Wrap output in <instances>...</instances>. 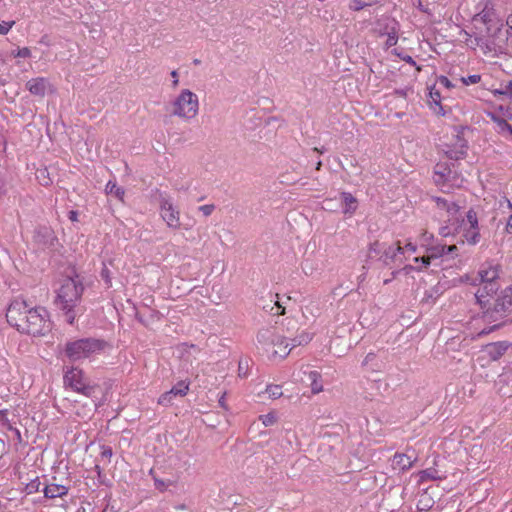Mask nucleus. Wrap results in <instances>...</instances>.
I'll return each instance as SVG.
<instances>
[{
    "instance_id": "obj_4",
    "label": "nucleus",
    "mask_w": 512,
    "mask_h": 512,
    "mask_svg": "<svg viewBox=\"0 0 512 512\" xmlns=\"http://www.w3.org/2000/svg\"><path fill=\"white\" fill-rule=\"evenodd\" d=\"M172 107L171 115L185 119H192L198 113V97L189 89H184L173 101Z\"/></svg>"
},
{
    "instance_id": "obj_52",
    "label": "nucleus",
    "mask_w": 512,
    "mask_h": 512,
    "mask_svg": "<svg viewBox=\"0 0 512 512\" xmlns=\"http://www.w3.org/2000/svg\"><path fill=\"white\" fill-rule=\"evenodd\" d=\"M509 207L512 208V204L509 202ZM506 231L508 233H512V214L510 215L507 225H506Z\"/></svg>"
},
{
    "instance_id": "obj_28",
    "label": "nucleus",
    "mask_w": 512,
    "mask_h": 512,
    "mask_svg": "<svg viewBox=\"0 0 512 512\" xmlns=\"http://www.w3.org/2000/svg\"><path fill=\"white\" fill-rule=\"evenodd\" d=\"M441 477L438 475V471L436 469H426L420 472V481L426 480H438Z\"/></svg>"
},
{
    "instance_id": "obj_21",
    "label": "nucleus",
    "mask_w": 512,
    "mask_h": 512,
    "mask_svg": "<svg viewBox=\"0 0 512 512\" xmlns=\"http://www.w3.org/2000/svg\"><path fill=\"white\" fill-rule=\"evenodd\" d=\"M403 248L400 245V242L396 243V247L390 245L386 246L384 244L383 255L380 256L383 259L384 263H388V261H393L397 255V253H402Z\"/></svg>"
},
{
    "instance_id": "obj_55",
    "label": "nucleus",
    "mask_w": 512,
    "mask_h": 512,
    "mask_svg": "<svg viewBox=\"0 0 512 512\" xmlns=\"http://www.w3.org/2000/svg\"><path fill=\"white\" fill-rule=\"evenodd\" d=\"M171 76L173 78V86L176 87L178 85V83H179V81H178V72L176 70H173L171 72Z\"/></svg>"
},
{
    "instance_id": "obj_23",
    "label": "nucleus",
    "mask_w": 512,
    "mask_h": 512,
    "mask_svg": "<svg viewBox=\"0 0 512 512\" xmlns=\"http://www.w3.org/2000/svg\"><path fill=\"white\" fill-rule=\"evenodd\" d=\"M307 381L310 382L311 390L313 394L322 391L323 386L321 383V374L318 371H310L307 374Z\"/></svg>"
},
{
    "instance_id": "obj_42",
    "label": "nucleus",
    "mask_w": 512,
    "mask_h": 512,
    "mask_svg": "<svg viewBox=\"0 0 512 512\" xmlns=\"http://www.w3.org/2000/svg\"><path fill=\"white\" fill-rule=\"evenodd\" d=\"M261 418L265 426L273 425L276 422V417L271 413L264 415Z\"/></svg>"
},
{
    "instance_id": "obj_58",
    "label": "nucleus",
    "mask_w": 512,
    "mask_h": 512,
    "mask_svg": "<svg viewBox=\"0 0 512 512\" xmlns=\"http://www.w3.org/2000/svg\"><path fill=\"white\" fill-rule=\"evenodd\" d=\"M505 323H506V322H502V323H500V324L494 325L493 327H491V328H490V330H489V331H485V330H483V331L481 332V334H487V333H489L490 331H493V330H495V329H498V328H500L501 326H503Z\"/></svg>"
},
{
    "instance_id": "obj_64",
    "label": "nucleus",
    "mask_w": 512,
    "mask_h": 512,
    "mask_svg": "<svg viewBox=\"0 0 512 512\" xmlns=\"http://www.w3.org/2000/svg\"><path fill=\"white\" fill-rule=\"evenodd\" d=\"M314 151H316V152H318V153H321V154H322V153H324L325 149H324V148H322V149H318V148L316 147V148H314Z\"/></svg>"
},
{
    "instance_id": "obj_3",
    "label": "nucleus",
    "mask_w": 512,
    "mask_h": 512,
    "mask_svg": "<svg viewBox=\"0 0 512 512\" xmlns=\"http://www.w3.org/2000/svg\"><path fill=\"white\" fill-rule=\"evenodd\" d=\"M106 342L96 338H82L65 344L64 353L70 361H78L102 351Z\"/></svg>"
},
{
    "instance_id": "obj_27",
    "label": "nucleus",
    "mask_w": 512,
    "mask_h": 512,
    "mask_svg": "<svg viewBox=\"0 0 512 512\" xmlns=\"http://www.w3.org/2000/svg\"><path fill=\"white\" fill-rule=\"evenodd\" d=\"M429 96L431 98V103H434L437 108H434V111L438 115H445V110L443 106L441 105V95L438 90H435L432 88L430 90Z\"/></svg>"
},
{
    "instance_id": "obj_17",
    "label": "nucleus",
    "mask_w": 512,
    "mask_h": 512,
    "mask_svg": "<svg viewBox=\"0 0 512 512\" xmlns=\"http://www.w3.org/2000/svg\"><path fill=\"white\" fill-rule=\"evenodd\" d=\"M496 13L493 7H489L488 4L473 17L474 22H481L485 25H490L496 21Z\"/></svg>"
},
{
    "instance_id": "obj_57",
    "label": "nucleus",
    "mask_w": 512,
    "mask_h": 512,
    "mask_svg": "<svg viewBox=\"0 0 512 512\" xmlns=\"http://www.w3.org/2000/svg\"><path fill=\"white\" fill-rule=\"evenodd\" d=\"M417 8L419 10H421L422 12H425L427 13L428 12V9L424 6L422 0H418V3H417Z\"/></svg>"
},
{
    "instance_id": "obj_51",
    "label": "nucleus",
    "mask_w": 512,
    "mask_h": 512,
    "mask_svg": "<svg viewBox=\"0 0 512 512\" xmlns=\"http://www.w3.org/2000/svg\"><path fill=\"white\" fill-rule=\"evenodd\" d=\"M439 82L440 84L444 85L445 87L447 88H450L452 87V84L451 82L449 81V79L445 76H441L440 79H439Z\"/></svg>"
},
{
    "instance_id": "obj_41",
    "label": "nucleus",
    "mask_w": 512,
    "mask_h": 512,
    "mask_svg": "<svg viewBox=\"0 0 512 512\" xmlns=\"http://www.w3.org/2000/svg\"><path fill=\"white\" fill-rule=\"evenodd\" d=\"M198 209H199V211H201L203 213L204 216L207 217L212 214V212L215 209V206L213 204H207V205L200 206Z\"/></svg>"
},
{
    "instance_id": "obj_35",
    "label": "nucleus",
    "mask_w": 512,
    "mask_h": 512,
    "mask_svg": "<svg viewBox=\"0 0 512 512\" xmlns=\"http://www.w3.org/2000/svg\"><path fill=\"white\" fill-rule=\"evenodd\" d=\"M438 204L441 205L443 207H446L447 208V211L450 213V214H455L458 212L459 210V206L456 204V203H448L446 200H441L439 199L438 200Z\"/></svg>"
},
{
    "instance_id": "obj_61",
    "label": "nucleus",
    "mask_w": 512,
    "mask_h": 512,
    "mask_svg": "<svg viewBox=\"0 0 512 512\" xmlns=\"http://www.w3.org/2000/svg\"><path fill=\"white\" fill-rule=\"evenodd\" d=\"M507 25L512 29V13L507 17Z\"/></svg>"
},
{
    "instance_id": "obj_9",
    "label": "nucleus",
    "mask_w": 512,
    "mask_h": 512,
    "mask_svg": "<svg viewBox=\"0 0 512 512\" xmlns=\"http://www.w3.org/2000/svg\"><path fill=\"white\" fill-rule=\"evenodd\" d=\"M257 342L267 349L272 345H282L285 342V336L277 334L275 328H263L257 334Z\"/></svg>"
},
{
    "instance_id": "obj_16",
    "label": "nucleus",
    "mask_w": 512,
    "mask_h": 512,
    "mask_svg": "<svg viewBox=\"0 0 512 512\" xmlns=\"http://www.w3.org/2000/svg\"><path fill=\"white\" fill-rule=\"evenodd\" d=\"M49 85L47 79L42 77H37L29 80L26 83L27 90L35 96L44 97L46 93V89Z\"/></svg>"
},
{
    "instance_id": "obj_7",
    "label": "nucleus",
    "mask_w": 512,
    "mask_h": 512,
    "mask_svg": "<svg viewBox=\"0 0 512 512\" xmlns=\"http://www.w3.org/2000/svg\"><path fill=\"white\" fill-rule=\"evenodd\" d=\"M460 175L456 170L454 163L439 162L434 167V182L438 186H444L446 184L453 186L458 185Z\"/></svg>"
},
{
    "instance_id": "obj_20",
    "label": "nucleus",
    "mask_w": 512,
    "mask_h": 512,
    "mask_svg": "<svg viewBox=\"0 0 512 512\" xmlns=\"http://www.w3.org/2000/svg\"><path fill=\"white\" fill-rule=\"evenodd\" d=\"M393 464L401 470H408L413 465L412 457L407 454L396 453L393 457Z\"/></svg>"
},
{
    "instance_id": "obj_13",
    "label": "nucleus",
    "mask_w": 512,
    "mask_h": 512,
    "mask_svg": "<svg viewBox=\"0 0 512 512\" xmlns=\"http://www.w3.org/2000/svg\"><path fill=\"white\" fill-rule=\"evenodd\" d=\"M462 223L464 225H469V229L467 230L468 233H471L470 236L467 235V241L470 244H476L479 239V232H478V216L477 212L471 208L466 213V218L462 220Z\"/></svg>"
},
{
    "instance_id": "obj_36",
    "label": "nucleus",
    "mask_w": 512,
    "mask_h": 512,
    "mask_svg": "<svg viewBox=\"0 0 512 512\" xmlns=\"http://www.w3.org/2000/svg\"><path fill=\"white\" fill-rule=\"evenodd\" d=\"M100 275H101V278L105 281L106 285L108 287H111L112 286L111 272L105 264H103V268L100 272Z\"/></svg>"
},
{
    "instance_id": "obj_59",
    "label": "nucleus",
    "mask_w": 512,
    "mask_h": 512,
    "mask_svg": "<svg viewBox=\"0 0 512 512\" xmlns=\"http://www.w3.org/2000/svg\"><path fill=\"white\" fill-rule=\"evenodd\" d=\"M219 405H220L222 408L226 409V405H225V394H224V395H222V397L219 399Z\"/></svg>"
},
{
    "instance_id": "obj_6",
    "label": "nucleus",
    "mask_w": 512,
    "mask_h": 512,
    "mask_svg": "<svg viewBox=\"0 0 512 512\" xmlns=\"http://www.w3.org/2000/svg\"><path fill=\"white\" fill-rule=\"evenodd\" d=\"M64 383L74 391L87 397H94L99 390L97 385L91 384L85 377L83 371L78 368H71L64 375Z\"/></svg>"
},
{
    "instance_id": "obj_40",
    "label": "nucleus",
    "mask_w": 512,
    "mask_h": 512,
    "mask_svg": "<svg viewBox=\"0 0 512 512\" xmlns=\"http://www.w3.org/2000/svg\"><path fill=\"white\" fill-rule=\"evenodd\" d=\"M14 25L15 21H3L2 23H0V34L6 35Z\"/></svg>"
},
{
    "instance_id": "obj_56",
    "label": "nucleus",
    "mask_w": 512,
    "mask_h": 512,
    "mask_svg": "<svg viewBox=\"0 0 512 512\" xmlns=\"http://www.w3.org/2000/svg\"><path fill=\"white\" fill-rule=\"evenodd\" d=\"M77 216H78L77 211H74V210L69 211V219L71 221H77Z\"/></svg>"
},
{
    "instance_id": "obj_62",
    "label": "nucleus",
    "mask_w": 512,
    "mask_h": 512,
    "mask_svg": "<svg viewBox=\"0 0 512 512\" xmlns=\"http://www.w3.org/2000/svg\"><path fill=\"white\" fill-rule=\"evenodd\" d=\"M440 234L442 236H446L448 233L446 232V228H442L441 231H440Z\"/></svg>"
},
{
    "instance_id": "obj_15",
    "label": "nucleus",
    "mask_w": 512,
    "mask_h": 512,
    "mask_svg": "<svg viewBox=\"0 0 512 512\" xmlns=\"http://www.w3.org/2000/svg\"><path fill=\"white\" fill-rule=\"evenodd\" d=\"M509 347H511V343L508 341H499L488 344L486 351L491 360L497 361L506 353Z\"/></svg>"
},
{
    "instance_id": "obj_38",
    "label": "nucleus",
    "mask_w": 512,
    "mask_h": 512,
    "mask_svg": "<svg viewBox=\"0 0 512 512\" xmlns=\"http://www.w3.org/2000/svg\"><path fill=\"white\" fill-rule=\"evenodd\" d=\"M481 76L478 74L470 75L468 77H462L461 81L464 85H471L480 82Z\"/></svg>"
},
{
    "instance_id": "obj_47",
    "label": "nucleus",
    "mask_w": 512,
    "mask_h": 512,
    "mask_svg": "<svg viewBox=\"0 0 512 512\" xmlns=\"http://www.w3.org/2000/svg\"><path fill=\"white\" fill-rule=\"evenodd\" d=\"M432 257H430V254L427 256L417 257L415 258V261H420L424 267H427L430 264Z\"/></svg>"
},
{
    "instance_id": "obj_10",
    "label": "nucleus",
    "mask_w": 512,
    "mask_h": 512,
    "mask_svg": "<svg viewBox=\"0 0 512 512\" xmlns=\"http://www.w3.org/2000/svg\"><path fill=\"white\" fill-rule=\"evenodd\" d=\"M161 217L170 228L178 229L180 227L179 211L173 207L169 200L161 201Z\"/></svg>"
},
{
    "instance_id": "obj_5",
    "label": "nucleus",
    "mask_w": 512,
    "mask_h": 512,
    "mask_svg": "<svg viewBox=\"0 0 512 512\" xmlns=\"http://www.w3.org/2000/svg\"><path fill=\"white\" fill-rule=\"evenodd\" d=\"M512 309V285L506 287L493 304L483 310V317L489 322H495L506 316V312Z\"/></svg>"
},
{
    "instance_id": "obj_39",
    "label": "nucleus",
    "mask_w": 512,
    "mask_h": 512,
    "mask_svg": "<svg viewBox=\"0 0 512 512\" xmlns=\"http://www.w3.org/2000/svg\"><path fill=\"white\" fill-rule=\"evenodd\" d=\"M498 127L501 131H507L512 134V125H510L505 119L498 118L496 119Z\"/></svg>"
},
{
    "instance_id": "obj_46",
    "label": "nucleus",
    "mask_w": 512,
    "mask_h": 512,
    "mask_svg": "<svg viewBox=\"0 0 512 512\" xmlns=\"http://www.w3.org/2000/svg\"><path fill=\"white\" fill-rule=\"evenodd\" d=\"M365 6L364 3H362L360 0H352L350 4V8L359 11Z\"/></svg>"
},
{
    "instance_id": "obj_22",
    "label": "nucleus",
    "mask_w": 512,
    "mask_h": 512,
    "mask_svg": "<svg viewBox=\"0 0 512 512\" xmlns=\"http://www.w3.org/2000/svg\"><path fill=\"white\" fill-rule=\"evenodd\" d=\"M434 503V499L426 490L419 495V499L417 501V509L418 511H429L434 506Z\"/></svg>"
},
{
    "instance_id": "obj_48",
    "label": "nucleus",
    "mask_w": 512,
    "mask_h": 512,
    "mask_svg": "<svg viewBox=\"0 0 512 512\" xmlns=\"http://www.w3.org/2000/svg\"><path fill=\"white\" fill-rule=\"evenodd\" d=\"M501 94L505 95H511L512 94V81L505 84L501 91H499Z\"/></svg>"
},
{
    "instance_id": "obj_43",
    "label": "nucleus",
    "mask_w": 512,
    "mask_h": 512,
    "mask_svg": "<svg viewBox=\"0 0 512 512\" xmlns=\"http://www.w3.org/2000/svg\"><path fill=\"white\" fill-rule=\"evenodd\" d=\"M395 54L398 57H400L403 61H405L406 63H408V64H410L412 66L416 65V62L414 61V59L410 55L403 54V53H398L396 50H395Z\"/></svg>"
},
{
    "instance_id": "obj_18",
    "label": "nucleus",
    "mask_w": 512,
    "mask_h": 512,
    "mask_svg": "<svg viewBox=\"0 0 512 512\" xmlns=\"http://www.w3.org/2000/svg\"><path fill=\"white\" fill-rule=\"evenodd\" d=\"M477 278L479 279V283L498 282V268L490 266L487 269H481L478 272Z\"/></svg>"
},
{
    "instance_id": "obj_49",
    "label": "nucleus",
    "mask_w": 512,
    "mask_h": 512,
    "mask_svg": "<svg viewBox=\"0 0 512 512\" xmlns=\"http://www.w3.org/2000/svg\"><path fill=\"white\" fill-rule=\"evenodd\" d=\"M102 458L110 459L112 456V449L109 446H103L102 452H101Z\"/></svg>"
},
{
    "instance_id": "obj_11",
    "label": "nucleus",
    "mask_w": 512,
    "mask_h": 512,
    "mask_svg": "<svg viewBox=\"0 0 512 512\" xmlns=\"http://www.w3.org/2000/svg\"><path fill=\"white\" fill-rule=\"evenodd\" d=\"M189 391V383L185 381H179L169 391L163 393L159 399L158 404L162 406H169L172 404L173 397H184Z\"/></svg>"
},
{
    "instance_id": "obj_26",
    "label": "nucleus",
    "mask_w": 512,
    "mask_h": 512,
    "mask_svg": "<svg viewBox=\"0 0 512 512\" xmlns=\"http://www.w3.org/2000/svg\"><path fill=\"white\" fill-rule=\"evenodd\" d=\"M105 191L107 194L114 195L120 201H123L125 191L122 187L118 186L116 182L109 181L106 184Z\"/></svg>"
},
{
    "instance_id": "obj_2",
    "label": "nucleus",
    "mask_w": 512,
    "mask_h": 512,
    "mask_svg": "<svg viewBox=\"0 0 512 512\" xmlns=\"http://www.w3.org/2000/svg\"><path fill=\"white\" fill-rule=\"evenodd\" d=\"M84 292V285L79 275L67 276L61 281L55 298L56 307L63 312L65 320L73 325L82 308L80 302Z\"/></svg>"
},
{
    "instance_id": "obj_37",
    "label": "nucleus",
    "mask_w": 512,
    "mask_h": 512,
    "mask_svg": "<svg viewBox=\"0 0 512 512\" xmlns=\"http://www.w3.org/2000/svg\"><path fill=\"white\" fill-rule=\"evenodd\" d=\"M12 55L14 57L28 58L31 56V51L29 48H18L17 50L12 51Z\"/></svg>"
},
{
    "instance_id": "obj_25",
    "label": "nucleus",
    "mask_w": 512,
    "mask_h": 512,
    "mask_svg": "<svg viewBox=\"0 0 512 512\" xmlns=\"http://www.w3.org/2000/svg\"><path fill=\"white\" fill-rule=\"evenodd\" d=\"M341 197L344 203V213H353L357 208V200L351 193L342 192Z\"/></svg>"
},
{
    "instance_id": "obj_50",
    "label": "nucleus",
    "mask_w": 512,
    "mask_h": 512,
    "mask_svg": "<svg viewBox=\"0 0 512 512\" xmlns=\"http://www.w3.org/2000/svg\"><path fill=\"white\" fill-rule=\"evenodd\" d=\"M155 486L158 490L164 491L167 487V484L163 480H159L155 478Z\"/></svg>"
},
{
    "instance_id": "obj_12",
    "label": "nucleus",
    "mask_w": 512,
    "mask_h": 512,
    "mask_svg": "<svg viewBox=\"0 0 512 512\" xmlns=\"http://www.w3.org/2000/svg\"><path fill=\"white\" fill-rule=\"evenodd\" d=\"M480 285L481 286L475 293V298L477 299V303L480 305L481 309H484L489 302L487 297L495 294L500 288V285L498 282L480 283Z\"/></svg>"
},
{
    "instance_id": "obj_1",
    "label": "nucleus",
    "mask_w": 512,
    "mask_h": 512,
    "mask_svg": "<svg viewBox=\"0 0 512 512\" xmlns=\"http://www.w3.org/2000/svg\"><path fill=\"white\" fill-rule=\"evenodd\" d=\"M48 311L43 307H30L25 300L15 299L9 305L7 322L20 333L40 336L50 331Z\"/></svg>"
},
{
    "instance_id": "obj_29",
    "label": "nucleus",
    "mask_w": 512,
    "mask_h": 512,
    "mask_svg": "<svg viewBox=\"0 0 512 512\" xmlns=\"http://www.w3.org/2000/svg\"><path fill=\"white\" fill-rule=\"evenodd\" d=\"M286 339H288V337H285V340ZM289 345L290 344L287 343L286 341L282 345H273L274 347H277V348L273 350L272 354L274 356H279L281 358H285L291 351V349L287 351V347Z\"/></svg>"
},
{
    "instance_id": "obj_63",
    "label": "nucleus",
    "mask_w": 512,
    "mask_h": 512,
    "mask_svg": "<svg viewBox=\"0 0 512 512\" xmlns=\"http://www.w3.org/2000/svg\"><path fill=\"white\" fill-rule=\"evenodd\" d=\"M321 166H322V162L321 161H318L316 163V170H320L321 169Z\"/></svg>"
},
{
    "instance_id": "obj_54",
    "label": "nucleus",
    "mask_w": 512,
    "mask_h": 512,
    "mask_svg": "<svg viewBox=\"0 0 512 512\" xmlns=\"http://www.w3.org/2000/svg\"><path fill=\"white\" fill-rule=\"evenodd\" d=\"M456 250H457V246H456V245L446 246V249H445V255L452 254V253H454Z\"/></svg>"
},
{
    "instance_id": "obj_32",
    "label": "nucleus",
    "mask_w": 512,
    "mask_h": 512,
    "mask_svg": "<svg viewBox=\"0 0 512 512\" xmlns=\"http://www.w3.org/2000/svg\"><path fill=\"white\" fill-rule=\"evenodd\" d=\"M445 249H446V245H436V246H432V247L428 248L427 251L429 252L430 257L438 258V257L445 255Z\"/></svg>"
},
{
    "instance_id": "obj_30",
    "label": "nucleus",
    "mask_w": 512,
    "mask_h": 512,
    "mask_svg": "<svg viewBox=\"0 0 512 512\" xmlns=\"http://www.w3.org/2000/svg\"><path fill=\"white\" fill-rule=\"evenodd\" d=\"M383 250H384V243H380L379 241H375L374 243L370 244L368 256L370 258H372L373 254H375V255H383Z\"/></svg>"
},
{
    "instance_id": "obj_45",
    "label": "nucleus",
    "mask_w": 512,
    "mask_h": 512,
    "mask_svg": "<svg viewBox=\"0 0 512 512\" xmlns=\"http://www.w3.org/2000/svg\"><path fill=\"white\" fill-rule=\"evenodd\" d=\"M397 41H398V37L395 34H393V35L389 34L388 38L386 40V43H385L386 47L389 48V47L395 46L397 44Z\"/></svg>"
},
{
    "instance_id": "obj_8",
    "label": "nucleus",
    "mask_w": 512,
    "mask_h": 512,
    "mask_svg": "<svg viewBox=\"0 0 512 512\" xmlns=\"http://www.w3.org/2000/svg\"><path fill=\"white\" fill-rule=\"evenodd\" d=\"M455 143L452 145L446 144L447 149L444 150L446 156L450 160H460L466 157L467 155V141L457 133L454 135Z\"/></svg>"
},
{
    "instance_id": "obj_34",
    "label": "nucleus",
    "mask_w": 512,
    "mask_h": 512,
    "mask_svg": "<svg viewBox=\"0 0 512 512\" xmlns=\"http://www.w3.org/2000/svg\"><path fill=\"white\" fill-rule=\"evenodd\" d=\"M40 485H41V482L39 481L38 478L30 481L27 485H26V492L27 494H32V493H35V492H38L39 489H40Z\"/></svg>"
},
{
    "instance_id": "obj_60",
    "label": "nucleus",
    "mask_w": 512,
    "mask_h": 512,
    "mask_svg": "<svg viewBox=\"0 0 512 512\" xmlns=\"http://www.w3.org/2000/svg\"><path fill=\"white\" fill-rule=\"evenodd\" d=\"M406 248H407V249H409V250H411L412 252H415V251H416V246H415V245H413V244H412V243H410V242L406 245Z\"/></svg>"
},
{
    "instance_id": "obj_44",
    "label": "nucleus",
    "mask_w": 512,
    "mask_h": 512,
    "mask_svg": "<svg viewBox=\"0 0 512 512\" xmlns=\"http://www.w3.org/2000/svg\"><path fill=\"white\" fill-rule=\"evenodd\" d=\"M247 367H248V361H245V368H244V362L242 360L239 362V366H238L239 377H247Z\"/></svg>"
},
{
    "instance_id": "obj_33",
    "label": "nucleus",
    "mask_w": 512,
    "mask_h": 512,
    "mask_svg": "<svg viewBox=\"0 0 512 512\" xmlns=\"http://www.w3.org/2000/svg\"><path fill=\"white\" fill-rule=\"evenodd\" d=\"M508 385V380L504 377V375H500L498 380L496 381L497 392L500 395H506L508 391L506 390V386Z\"/></svg>"
},
{
    "instance_id": "obj_31",
    "label": "nucleus",
    "mask_w": 512,
    "mask_h": 512,
    "mask_svg": "<svg viewBox=\"0 0 512 512\" xmlns=\"http://www.w3.org/2000/svg\"><path fill=\"white\" fill-rule=\"evenodd\" d=\"M270 398L277 399L282 396V389L279 385H268L265 391Z\"/></svg>"
},
{
    "instance_id": "obj_19",
    "label": "nucleus",
    "mask_w": 512,
    "mask_h": 512,
    "mask_svg": "<svg viewBox=\"0 0 512 512\" xmlns=\"http://www.w3.org/2000/svg\"><path fill=\"white\" fill-rule=\"evenodd\" d=\"M43 492L46 498L53 499L66 495L68 493V488L64 485L51 484L45 485Z\"/></svg>"
},
{
    "instance_id": "obj_24",
    "label": "nucleus",
    "mask_w": 512,
    "mask_h": 512,
    "mask_svg": "<svg viewBox=\"0 0 512 512\" xmlns=\"http://www.w3.org/2000/svg\"><path fill=\"white\" fill-rule=\"evenodd\" d=\"M290 340V345H292V348L306 345L312 340V334L308 333L307 331H301L298 335H296L293 338H288Z\"/></svg>"
},
{
    "instance_id": "obj_14",
    "label": "nucleus",
    "mask_w": 512,
    "mask_h": 512,
    "mask_svg": "<svg viewBox=\"0 0 512 512\" xmlns=\"http://www.w3.org/2000/svg\"><path fill=\"white\" fill-rule=\"evenodd\" d=\"M34 242L43 247L53 246L56 237L53 230L47 226H39L33 236Z\"/></svg>"
},
{
    "instance_id": "obj_53",
    "label": "nucleus",
    "mask_w": 512,
    "mask_h": 512,
    "mask_svg": "<svg viewBox=\"0 0 512 512\" xmlns=\"http://www.w3.org/2000/svg\"><path fill=\"white\" fill-rule=\"evenodd\" d=\"M421 238H422V241H423V243H424V242H428V241H430V240L433 238V235H432V234H429L427 231H424V232L422 233Z\"/></svg>"
}]
</instances>
